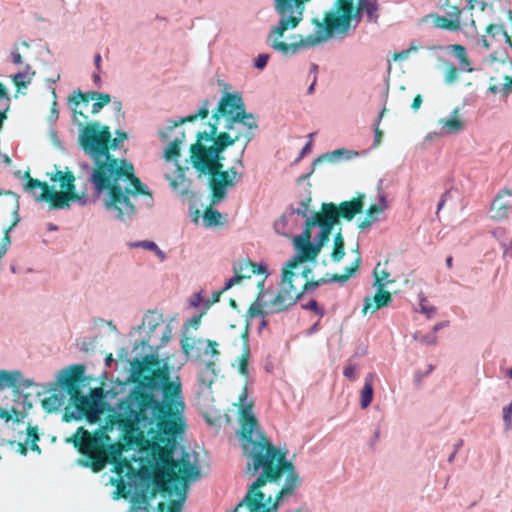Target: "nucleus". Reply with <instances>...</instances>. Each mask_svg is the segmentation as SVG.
<instances>
[{"instance_id":"nucleus-46","label":"nucleus","mask_w":512,"mask_h":512,"mask_svg":"<svg viewBox=\"0 0 512 512\" xmlns=\"http://www.w3.org/2000/svg\"><path fill=\"white\" fill-rule=\"evenodd\" d=\"M269 60L268 54H259L254 62V66L257 69H263L266 67Z\"/></svg>"},{"instance_id":"nucleus-58","label":"nucleus","mask_w":512,"mask_h":512,"mask_svg":"<svg viewBox=\"0 0 512 512\" xmlns=\"http://www.w3.org/2000/svg\"><path fill=\"white\" fill-rule=\"evenodd\" d=\"M12 62L16 65H20L23 63V59H22V56L20 54V52L18 51V49H15L13 52H12Z\"/></svg>"},{"instance_id":"nucleus-33","label":"nucleus","mask_w":512,"mask_h":512,"mask_svg":"<svg viewBox=\"0 0 512 512\" xmlns=\"http://www.w3.org/2000/svg\"><path fill=\"white\" fill-rule=\"evenodd\" d=\"M185 138V133L182 132L181 138H176L172 142L169 143L167 148L164 151V157L166 160L175 159L180 154V145Z\"/></svg>"},{"instance_id":"nucleus-49","label":"nucleus","mask_w":512,"mask_h":512,"mask_svg":"<svg viewBox=\"0 0 512 512\" xmlns=\"http://www.w3.org/2000/svg\"><path fill=\"white\" fill-rule=\"evenodd\" d=\"M464 10L460 9L458 6H452L450 10L447 12V15L450 19H456L461 21L460 17Z\"/></svg>"},{"instance_id":"nucleus-36","label":"nucleus","mask_w":512,"mask_h":512,"mask_svg":"<svg viewBox=\"0 0 512 512\" xmlns=\"http://www.w3.org/2000/svg\"><path fill=\"white\" fill-rule=\"evenodd\" d=\"M379 266L380 264L378 263L374 269V285L378 287H384L385 284L390 282V280L388 279L390 274L385 270H381L380 272H378Z\"/></svg>"},{"instance_id":"nucleus-60","label":"nucleus","mask_w":512,"mask_h":512,"mask_svg":"<svg viewBox=\"0 0 512 512\" xmlns=\"http://www.w3.org/2000/svg\"><path fill=\"white\" fill-rule=\"evenodd\" d=\"M228 172H230V176L232 177L233 181H234V184L236 182H238L241 177H242V174L241 173H238L236 171V169L234 167H231L229 170H227Z\"/></svg>"},{"instance_id":"nucleus-31","label":"nucleus","mask_w":512,"mask_h":512,"mask_svg":"<svg viewBox=\"0 0 512 512\" xmlns=\"http://www.w3.org/2000/svg\"><path fill=\"white\" fill-rule=\"evenodd\" d=\"M19 202H15L14 210H13V222L11 225L4 230V236L0 242V245L9 248L11 244V238H10V232L14 229V227L20 222V216H19Z\"/></svg>"},{"instance_id":"nucleus-10","label":"nucleus","mask_w":512,"mask_h":512,"mask_svg":"<svg viewBox=\"0 0 512 512\" xmlns=\"http://www.w3.org/2000/svg\"><path fill=\"white\" fill-rule=\"evenodd\" d=\"M109 127H100L99 123H88L82 129L79 142L83 151L94 161L93 170L101 163L118 160L109 153Z\"/></svg>"},{"instance_id":"nucleus-15","label":"nucleus","mask_w":512,"mask_h":512,"mask_svg":"<svg viewBox=\"0 0 512 512\" xmlns=\"http://www.w3.org/2000/svg\"><path fill=\"white\" fill-rule=\"evenodd\" d=\"M311 237V232L304 230L301 235L295 238L294 245L298 254L287 263L289 268H296L299 263L312 261L318 256L319 246L311 242Z\"/></svg>"},{"instance_id":"nucleus-23","label":"nucleus","mask_w":512,"mask_h":512,"mask_svg":"<svg viewBox=\"0 0 512 512\" xmlns=\"http://www.w3.org/2000/svg\"><path fill=\"white\" fill-rule=\"evenodd\" d=\"M66 398L65 390L59 385L50 396L43 399L42 407L47 412L57 411L66 403Z\"/></svg>"},{"instance_id":"nucleus-4","label":"nucleus","mask_w":512,"mask_h":512,"mask_svg":"<svg viewBox=\"0 0 512 512\" xmlns=\"http://www.w3.org/2000/svg\"><path fill=\"white\" fill-rule=\"evenodd\" d=\"M90 181L96 193L107 192L105 208L115 210L119 219L135 213L130 197L146 195L152 198L147 187L134 175L133 165L125 159L101 163L92 170Z\"/></svg>"},{"instance_id":"nucleus-21","label":"nucleus","mask_w":512,"mask_h":512,"mask_svg":"<svg viewBox=\"0 0 512 512\" xmlns=\"http://www.w3.org/2000/svg\"><path fill=\"white\" fill-rule=\"evenodd\" d=\"M392 301V295L389 291L384 290L383 287H378L377 292L373 298L365 297L364 306L362 309L363 314L368 312L374 313L377 310L388 306Z\"/></svg>"},{"instance_id":"nucleus-37","label":"nucleus","mask_w":512,"mask_h":512,"mask_svg":"<svg viewBox=\"0 0 512 512\" xmlns=\"http://www.w3.org/2000/svg\"><path fill=\"white\" fill-rule=\"evenodd\" d=\"M386 111H387V109L383 108L374 123V134H375V139H374V144H373L374 147L379 146V144L382 141L383 132L380 129L379 125H380V122H381L384 114L386 113Z\"/></svg>"},{"instance_id":"nucleus-27","label":"nucleus","mask_w":512,"mask_h":512,"mask_svg":"<svg viewBox=\"0 0 512 512\" xmlns=\"http://www.w3.org/2000/svg\"><path fill=\"white\" fill-rule=\"evenodd\" d=\"M277 503H268L262 501V505L253 509L247 502H245V497L237 504L232 512H277L278 509Z\"/></svg>"},{"instance_id":"nucleus-62","label":"nucleus","mask_w":512,"mask_h":512,"mask_svg":"<svg viewBox=\"0 0 512 512\" xmlns=\"http://www.w3.org/2000/svg\"><path fill=\"white\" fill-rule=\"evenodd\" d=\"M312 148V142L309 141L301 150L299 158H303L307 153L311 151Z\"/></svg>"},{"instance_id":"nucleus-25","label":"nucleus","mask_w":512,"mask_h":512,"mask_svg":"<svg viewBox=\"0 0 512 512\" xmlns=\"http://www.w3.org/2000/svg\"><path fill=\"white\" fill-rule=\"evenodd\" d=\"M433 24L436 28L448 31H459L466 26H469V23L461 22L456 19H450L445 16L435 15Z\"/></svg>"},{"instance_id":"nucleus-32","label":"nucleus","mask_w":512,"mask_h":512,"mask_svg":"<svg viewBox=\"0 0 512 512\" xmlns=\"http://www.w3.org/2000/svg\"><path fill=\"white\" fill-rule=\"evenodd\" d=\"M439 124L446 129L448 133H457L463 129V122L458 118L457 112L449 119H440Z\"/></svg>"},{"instance_id":"nucleus-52","label":"nucleus","mask_w":512,"mask_h":512,"mask_svg":"<svg viewBox=\"0 0 512 512\" xmlns=\"http://www.w3.org/2000/svg\"><path fill=\"white\" fill-rule=\"evenodd\" d=\"M469 2V14H470V20H469V26L472 28V31L473 32H477V26H476V22L475 20L472 18V10L474 9V4L473 2H475L476 0H467Z\"/></svg>"},{"instance_id":"nucleus-28","label":"nucleus","mask_w":512,"mask_h":512,"mask_svg":"<svg viewBox=\"0 0 512 512\" xmlns=\"http://www.w3.org/2000/svg\"><path fill=\"white\" fill-rule=\"evenodd\" d=\"M35 72L31 71L30 65H26L24 71L18 72L17 74L12 76V81L17 88V91H21L28 87L31 83L32 77Z\"/></svg>"},{"instance_id":"nucleus-57","label":"nucleus","mask_w":512,"mask_h":512,"mask_svg":"<svg viewBox=\"0 0 512 512\" xmlns=\"http://www.w3.org/2000/svg\"><path fill=\"white\" fill-rule=\"evenodd\" d=\"M422 102H423L422 96H421L420 94H417V95L414 97V99H413V102H412V104H411V108H412L413 110H415V111H416V110H418V109L420 108V106H421Z\"/></svg>"},{"instance_id":"nucleus-3","label":"nucleus","mask_w":512,"mask_h":512,"mask_svg":"<svg viewBox=\"0 0 512 512\" xmlns=\"http://www.w3.org/2000/svg\"><path fill=\"white\" fill-rule=\"evenodd\" d=\"M247 389L244 388L239 397L240 406V437L243 454L247 459L246 470L251 476H257L249 486L245 502L253 509L262 505V501L271 503L272 497H266L261 491L267 483H279L285 475V482L275 496L273 503L279 505L281 499L294 494L300 484V476L294 464L287 459V450H282L271 443L260 431L258 420L253 414V404H246Z\"/></svg>"},{"instance_id":"nucleus-39","label":"nucleus","mask_w":512,"mask_h":512,"mask_svg":"<svg viewBox=\"0 0 512 512\" xmlns=\"http://www.w3.org/2000/svg\"><path fill=\"white\" fill-rule=\"evenodd\" d=\"M452 49L455 53V56L460 60V63L464 66H468L470 64L469 58L466 53V49L464 46L460 44H455L452 46Z\"/></svg>"},{"instance_id":"nucleus-22","label":"nucleus","mask_w":512,"mask_h":512,"mask_svg":"<svg viewBox=\"0 0 512 512\" xmlns=\"http://www.w3.org/2000/svg\"><path fill=\"white\" fill-rule=\"evenodd\" d=\"M208 115H209V101L204 100L202 106L195 114L188 115L186 117H182L177 121H173L172 124L166 128V130L159 131V137L163 141H166L168 139V133L173 131L176 127H178L184 123L193 122L197 118L205 119L208 117Z\"/></svg>"},{"instance_id":"nucleus-13","label":"nucleus","mask_w":512,"mask_h":512,"mask_svg":"<svg viewBox=\"0 0 512 512\" xmlns=\"http://www.w3.org/2000/svg\"><path fill=\"white\" fill-rule=\"evenodd\" d=\"M83 365H73L60 371L58 376V385H60L69 396L71 404L81 413L87 415L92 407V403L80 389V383L84 375Z\"/></svg>"},{"instance_id":"nucleus-8","label":"nucleus","mask_w":512,"mask_h":512,"mask_svg":"<svg viewBox=\"0 0 512 512\" xmlns=\"http://www.w3.org/2000/svg\"><path fill=\"white\" fill-rule=\"evenodd\" d=\"M107 440L109 437L104 433L91 434L83 427H79L73 444L84 458H79L77 463L84 468H90L94 473L102 471L106 464L114 459L113 454L117 453L112 445L106 444Z\"/></svg>"},{"instance_id":"nucleus-38","label":"nucleus","mask_w":512,"mask_h":512,"mask_svg":"<svg viewBox=\"0 0 512 512\" xmlns=\"http://www.w3.org/2000/svg\"><path fill=\"white\" fill-rule=\"evenodd\" d=\"M235 275L227 280L225 283V286L222 288V290L217 294L216 300H218V297L221 293L227 291L228 289L232 288L234 285L241 283L243 279H245V276H242L237 267H234Z\"/></svg>"},{"instance_id":"nucleus-51","label":"nucleus","mask_w":512,"mask_h":512,"mask_svg":"<svg viewBox=\"0 0 512 512\" xmlns=\"http://www.w3.org/2000/svg\"><path fill=\"white\" fill-rule=\"evenodd\" d=\"M143 324L147 325L149 329L154 330L159 323L155 318L145 315L143 318Z\"/></svg>"},{"instance_id":"nucleus-2","label":"nucleus","mask_w":512,"mask_h":512,"mask_svg":"<svg viewBox=\"0 0 512 512\" xmlns=\"http://www.w3.org/2000/svg\"><path fill=\"white\" fill-rule=\"evenodd\" d=\"M279 21L268 43L284 55L314 47L331 38H344L366 14L368 22H377V0H274Z\"/></svg>"},{"instance_id":"nucleus-42","label":"nucleus","mask_w":512,"mask_h":512,"mask_svg":"<svg viewBox=\"0 0 512 512\" xmlns=\"http://www.w3.org/2000/svg\"><path fill=\"white\" fill-rule=\"evenodd\" d=\"M128 138V134L126 132H122V131H117V137L116 138H112L110 136V141H109V151L111 149L115 150L116 148H118L119 146V143L125 139Z\"/></svg>"},{"instance_id":"nucleus-12","label":"nucleus","mask_w":512,"mask_h":512,"mask_svg":"<svg viewBox=\"0 0 512 512\" xmlns=\"http://www.w3.org/2000/svg\"><path fill=\"white\" fill-rule=\"evenodd\" d=\"M83 365H73L60 371L58 376V385H60L69 396L71 404L81 413L87 415L92 407V403L80 389V383L84 375Z\"/></svg>"},{"instance_id":"nucleus-17","label":"nucleus","mask_w":512,"mask_h":512,"mask_svg":"<svg viewBox=\"0 0 512 512\" xmlns=\"http://www.w3.org/2000/svg\"><path fill=\"white\" fill-rule=\"evenodd\" d=\"M360 264H361V257L358 255L357 258L354 260V262L349 267L345 268L344 274H333L328 279L320 278L318 280H309L308 277L303 278L302 279V289H299V291H302L304 294L305 292L314 290V289L318 288L321 284L330 282V281L344 283L358 271ZM307 276H309V274Z\"/></svg>"},{"instance_id":"nucleus-59","label":"nucleus","mask_w":512,"mask_h":512,"mask_svg":"<svg viewBox=\"0 0 512 512\" xmlns=\"http://www.w3.org/2000/svg\"><path fill=\"white\" fill-rule=\"evenodd\" d=\"M137 246H141L147 250H153L157 249V245L152 241H143L137 244Z\"/></svg>"},{"instance_id":"nucleus-50","label":"nucleus","mask_w":512,"mask_h":512,"mask_svg":"<svg viewBox=\"0 0 512 512\" xmlns=\"http://www.w3.org/2000/svg\"><path fill=\"white\" fill-rule=\"evenodd\" d=\"M305 309L314 311L316 314L322 316L324 311L322 308L319 307L316 300H311L307 305L304 306Z\"/></svg>"},{"instance_id":"nucleus-18","label":"nucleus","mask_w":512,"mask_h":512,"mask_svg":"<svg viewBox=\"0 0 512 512\" xmlns=\"http://www.w3.org/2000/svg\"><path fill=\"white\" fill-rule=\"evenodd\" d=\"M33 385L30 379H24L18 370H0V390L12 389L18 393L21 389H27Z\"/></svg>"},{"instance_id":"nucleus-48","label":"nucleus","mask_w":512,"mask_h":512,"mask_svg":"<svg viewBox=\"0 0 512 512\" xmlns=\"http://www.w3.org/2000/svg\"><path fill=\"white\" fill-rule=\"evenodd\" d=\"M457 77H458L457 68L454 65H450L446 72V76H445L446 81L448 83H452L457 79Z\"/></svg>"},{"instance_id":"nucleus-9","label":"nucleus","mask_w":512,"mask_h":512,"mask_svg":"<svg viewBox=\"0 0 512 512\" xmlns=\"http://www.w3.org/2000/svg\"><path fill=\"white\" fill-rule=\"evenodd\" d=\"M180 344L182 352L188 358L191 357L204 365L199 372L198 379L201 385L210 388L220 372L217 368V361L220 356L219 344L215 340L190 337L182 338Z\"/></svg>"},{"instance_id":"nucleus-64","label":"nucleus","mask_w":512,"mask_h":512,"mask_svg":"<svg viewBox=\"0 0 512 512\" xmlns=\"http://www.w3.org/2000/svg\"><path fill=\"white\" fill-rule=\"evenodd\" d=\"M489 92L492 93V94H496L498 92H501V88L499 86H497L496 84H492L489 86L488 88Z\"/></svg>"},{"instance_id":"nucleus-40","label":"nucleus","mask_w":512,"mask_h":512,"mask_svg":"<svg viewBox=\"0 0 512 512\" xmlns=\"http://www.w3.org/2000/svg\"><path fill=\"white\" fill-rule=\"evenodd\" d=\"M485 32L491 37L495 38L502 34L504 36V33H507L501 25L498 24H489L486 26Z\"/></svg>"},{"instance_id":"nucleus-11","label":"nucleus","mask_w":512,"mask_h":512,"mask_svg":"<svg viewBox=\"0 0 512 512\" xmlns=\"http://www.w3.org/2000/svg\"><path fill=\"white\" fill-rule=\"evenodd\" d=\"M293 269L289 268V264L283 269L280 290L268 303L270 312L285 311L303 296V292L299 289H302V279L311 273V269L305 268L302 273H295Z\"/></svg>"},{"instance_id":"nucleus-7","label":"nucleus","mask_w":512,"mask_h":512,"mask_svg":"<svg viewBox=\"0 0 512 512\" xmlns=\"http://www.w3.org/2000/svg\"><path fill=\"white\" fill-rule=\"evenodd\" d=\"M26 176V191L32 193L36 201L49 203L52 209L68 208L71 201H79L84 197V194L75 191L76 178L71 171L57 170L51 175L50 180L52 182H60V188L62 189L60 192L55 191L47 182L32 178L28 172Z\"/></svg>"},{"instance_id":"nucleus-26","label":"nucleus","mask_w":512,"mask_h":512,"mask_svg":"<svg viewBox=\"0 0 512 512\" xmlns=\"http://www.w3.org/2000/svg\"><path fill=\"white\" fill-rule=\"evenodd\" d=\"M243 339V351L241 356L238 359V371L245 378L249 375V357H250V347L248 343V331L247 329L242 333Z\"/></svg>"},{"instance_id":"nucleus-55","label":"nucleus","mask_w":512,"mask_h":512,"mask_svg":"<svg viewBox=\"0 0 512 512\" xmlns=\"http://www.w3.org/2000/svg\"><path fill=\"white\" fill-rule=\"evenodd\" d=\"M449 197H450L449 191H446L445 193L442 194L440 201L438 203V206H437V212H436L437 215L439 214L441 209L444 207V205Z\"/></svg>"},{"instance_id":"nucleus-43","label":"nucleus","mask_w":512,"mask_h":512,"mask_svg":"<svg viewBox=\"0 0 512 512\" xmlns=\"http://www.w3.org/2000/svg\"><path fill=\"white\" fill-rule=\"evenodd\" d=\"M512 92V76H504V83L501 87V93L508 96Z\"/></svg>"},{"instance_id":"nucleus-20","label":"nucleus","mask_w":512,"mask_h":512,"mask_svg":"<svg viewBox=\"0 0 512 512\" xmlns=\"http://www.w3.org/2000/svg\"><path fill=\"white\" fill-rule=\"evenodd\" d=\"M512 209V191L503 190L495 197L491 205L492 218L506 219Z\"/></svg>"},{"instance_id":"nucleus-30","label":"nucleus","mask_w":512,"mask_h":512,"mask_svg":"<svg viewBox=\"0 0 512 512\" xmlns=\"http://www.w3.org/2000/svg\"><path fill=\"white\" fill-rule=\"evenodd\" d=\"M345 256L344 237L341 229L334 236V245L331 252V258L334 262H339Z\"/></svg>"},{"instance_id":"nucleus-29","label":"nucleus","mask_w":512,"mask_h":512,"mask_svg":"<svg viewBox=\"0 0 512 512\" xmlns=\"http://www.w3.org/2000/svg\"><path fill=\"white\" fill-rule=\"evenodd\" d=\"M237 269L242 276H245V278H250L255 274H264L266 272L265 266L258 265L251 261L240 262Z\"/></svg>"},{"instance_id":"nucleus-1","label":"nucleus","mask_w":512,"mask_h":512,"mask_svg":"<svg viewBox=\"0 0 512 512\" xmlns=\"http://www.w3.org/2000/svg\"><path fill=\"white\" fill-rule=\"evenodd\" d=\"M135 382L119 405L116 422L127 447L144 451L150 459L153 487L135 497L146 508L158 492L184 496L188 481L197 479L200 472L188 453L180 460L173 457V438L184 431L181 414L185 404L179 378L171 380L169 367H160L157 356L146 355L138 363Z\"/></svg>"},{"instance_id":"nucleus-16","label":"nucleus","mask_w":512,"mask_h":512,"mask_svg":"<svg viewBox=\"0 0 512 512\" xmlns=\"http://www.w3.org/2000/svg\"><path fill=\"white\" fill-rule=\"evenodd\" d=\"M334 225L335 223L329 219L324 212L319 210L313 217L307 218L304 230L311 232L312 228L315 226H318L321 229L317 237V243L315 244L316 246H319V249L321 250V248L329 241Z\"/></svg>"},{"instance_id":"nucleus-19","label":"nucleus","mask_w":512,"mask_h":512,"mask_svg":"<svg viewBox=\"0 0 512 512\" xmlns=\"http://www.w3.org/2000/svg\"><path fill=\"white\" fill-rule=\"evenodd\" d=\"M90 100L96 101L93 104L91 112L93 114H97L104 106H106L111 101V97L109 94L105 93H99L96 91L83 93L80 90L75 91L73 95L69 97V101L73 103L75 106H78L80 103H88Z\"/></svg>"},{"instance_id":"nucleus-54","label":"nucleus","mask_w":512,"mask_h":512,"mask_svg":"<svg viewBox=\"0 0 512 512\" xmlns=\"http://www.w3.org/2000/svg\"><path fill=\"white\" fill-rule=\"evenodd\" d=\"M419 341L423 344H430V345H433L436 343V336L434 333H432L431 335H425V336H422Z\"/></svg>"},{"instance_id":"nucleus-14","label":"nucleus","mask_w":512,"mask_h":512,"mask_svg":"<svg viewBox=\"0 0 512 512\" xmlns=\"http://www.w3.org/2000/svg\"><path fill=\"white\" fill-rule=\"evenodd\" d=\"M365 194L359 193L355 198L349 201H343L340 204L333 202L322 203L320 210L324 212L329 219L335 224L342 218L346 221H351L353 218L360 214L364 209Z\"/></svg>"},{"instance_id":"nucleus-34","label":"nucleus","mask_w":512,"mask_h":512,"mask_svg":"<svg viewBox=\"0 0 512 512\" xmlns=\"http://www.w3.org/2000/svg\"><path fill=\"white\" fill-rule=\"evenodd\" d=\"M387 207L385 198H381L379 203L372 204L369 206V208L366 210V216L370 219H374V221H377L379 214H381Z\"/></svg>"},{"instance_id":"nucleus-6","label":"nucleus","mask_w":512,"mask_h":512,"mask_svg":"<svg viewBox=\"0 0 512 512\" xmlns=\"http://www.w3.org/2000/svg\"><path fill=\"white\" fill-rule=\"evenodd\" d=\"M220 117L225 119V132L230 133V130H234L237 125L244 127L242 130H237L235 135L230 134V139L233 140V143L241 140L244 141L243 153L249 142L254 138L255 131L258 129V123L252 113L246 112L245 103L239 93H226L223 95L212 115V121L209 123V132H199L197 134L198 141H211L220 134L218 132Z\"/></svg>"},{"instance_id":"nucleus-56","label":"nucleus","mask_w":512,"mask_h":512,"mask_svg":"<svg viewBox=\"0 0 512 512\" xmlns=\"http://www.w3.org/2000/svg\"><path fill=\"white\" fill-rule=\"evenodd\" d=\"M374 222V219H370L369 217L365 216V218L361 222H359L358 228L364 230L370 227Z\"/></svg>"},{"instance_id":"nucleus-5","label":"nucleus","mask_w":512,"mask_h":512,"mask_svg":"<svg viewBox=\"0 0 512 512\" xmlns=\"http://www.w3.org/2000/svg\"><path fill=\"white\" fill-rule=\"evenodd\" d=\"M213 144L209 147L198 141L190 147V158L193 167L202 174L210 175V188L212 192V202L217 203L225 198L226 189L234 186V181L230 172L223 170L224 156L223 151L234 145L230 139V133L220 132V134L211 140Z\"/></svg>"},{"instance_id":"nucleus-24","label":"nucleus","mask_w":512,"mask_h":512,"mask_svg":"<svg viewBox=\"0 0 512 512\" xmlns=\"http://www.w3.org/2000/svg\"><path fill=\"white\" fill-rule=\"evenodd\" d=\"M376 378L374 373L366 375L364 385L360 391V406L362 409H366L373 400V383Z\"/></svg>"},{"instance_id":"nucleus-44","label":"nucleus","mask_w":512,"mask_h":512,"mask_svg":"<svg viewBox=\"0 0 512 512\" xmlns=\"http://www.w3.org/2000/svg\"><path fill=\"white\" fill-rule=\"evenodd\" d=\"M503 420L507 427L510 428L512 424V402L503 408Z\"/></svg>"},{"instance_id":"nucleus-35","label":"nucleus","mask_w":512,"mask_h":512,"mask_svg":"<svg viewBox=\"0 0 512 512\" xmlns=\"http://www.w3.org/2000/svg\"><path fill=\"white\" fill-rule=\"evenodd\" d=\"M221 218V213L213 209L211 207H208L203 214L204 222L207 226H216L219 224Z\"/></svg>"},{"instance_id":"nucleus-47","label":"nucleus","mask_w":512,"mask_h":512,"mask_svg":"<svg viewBox=\"0 0 512 512\" xmlns=\"http://www.w3.org/2000/svg\"><path fill=\"white\" fill-rule=\"evenodd\" d=\"M39 440L37 426H28L27 428V441L37 442Z\"/></svg>"},{"instance_id":"nucleus-41","label":"nucleus","mask_w":512,"mask_h":512,"mask_svg":"<svg viewBox=\"0 0 512 512\" xmlns=\"http://www.w3.org/2000/svg\"><path fill=\"white\" fill-rule=\"evenodd\" d=\"M310 202H311V197L310 196H308L306 199L302 200L300 202V208H297L295 210V213L297 215L305 217L306 219L309 218L307 215H308V211H309Z\"/></svg>"},{"instance_id":"nucleus-53","label":"nucleus","mask_w":512,"mask_h":512,"mask_svg":"<svg viewBox=\"0 0 512 512\" xmlns=\"http://www.w3.org/2000/svg\"><path fill=\"white\" fill-rule=\"evenodd\" d=\"M180 497V500H173L170 503V512H177L181 508V502L184 501L185 497L183 495H178ZM186 496V494L184 495Z\"/></svg>"},{"instance_id":"nucleus-63","label":"nucleus","mask_w":512,"mask_h":512,"mask_svg":"<svg viewBox=\"0 0 512 512\" xmlns=\"http://www.w3.org/2000/svg\"><path fill=\"white\" fill-rule=\"evenodd\" d=\"M480 41L486 51L491 49V43L488 41V39L485 36H483Z\"/></svg>"},{"instance_id":"nucleus-61","label":"nucleus","mask_w":512,"mask_h":512,"mask_svg":"<svg viewBox=\"0 0 512 512\" xmlns=\"http://www.w3.org/2000/svg\"><path fill=\"white\" fill-rule=\"evenodd\" d=\"M0 418L5 420L6 422H9L12 419V414L0 407Z\"/></svg>"},{"instance_id":"nucleus-45","label":"nucleus","mask_w":512,"mask_h":512,"mask_svg":"<svg viewBox=\"0 0 512 512\" xmlns=\"http://www.w3.org/2000/svg\"><path fill=\"white\" fill-rule=\"evenodd\" d=\"M356 371L357 367L353 364H349L344 368L343 374L350 381H354L356 379Z\"/></svg>"}]
</instances>
